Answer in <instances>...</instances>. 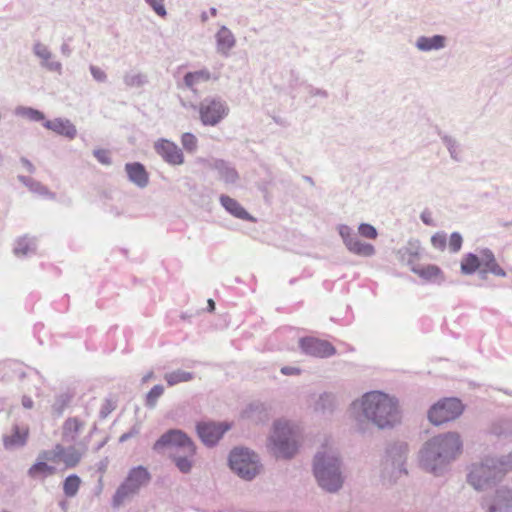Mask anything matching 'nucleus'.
Returning a JSON list of instances; mask_svg holds the SVG:
<instances>
[{
  "label": "nucleus",
  "mask_w": 512,
  "mask_h": 512,
  "mask_svg": "<svg viewBox=\"0 0 512 512\" xmlns=\"http://www.w3.org/2000/svg\"><path fill=\"white\" fill-rule=\"evenodd\" d=\"M84 428V422L77 417H70L63 424L62 436L66 442H74L78 434Z\"/></svg>",
  "instance_id": "obj_25"
},
{
  "label": "nucleus",
  "mask_w": 512,
  "mask_h": 512,
  "mask_svg": "<svg viewBox=\"0 0 512 512\" xmlns=\"http://www.w3.org/2000/svg\"><path fill=\"white\" fill-rule=\"evenodd\" d=\"M145 2L158 16L165 17L167 15L164 0H145Z\"/></svg>",
  "instance_id": "obj_46"
},
{
  "label": "nucleus",
  "mask_w": 512,
  "mask_h": 512,
  "mask_svg": "<svg viewBox=\"0 0 512 512\" xmlns=\"http://www.w3.org/2000/svg\"><path fill=\"white\" fill-rule=\"evenodd\" d=\"M481 267L479 255L469 252L462 257L460 271L463 275H472Z\"/></svg>",
  "instance_id": "obj_28"
},
{
  "label": "nucleus",
  "mask_w": 512,
  "mask_h": 512,
  "mask_svg": "<svg viewBox=\"0 0 512 512\" xmlns=\"http://www.w3.org/2000/svg\"><path fill=\"white\" fill-rule=\"evenodd\" d=\"M273 450L276 456L291 458L297 450L295 435L289 424L282 420H277L273 425V434L270 437Z\"/></svg>",
  "instance_id": "obj_8"
},
{
  "label": "nucleus",
  "mask_w": 512,
  "mask_h": 512,
  "mask_svg": "<svg viewBox=\"0 0 512 512\" xmlns=\"http://www.w3.org/2000/svg\"><path fill=\"white\" fill-rule=\"evenodd\" d=\"M163 393H164L163 385L158 384V385L153 386L146 395L145 406L150 409H154L157 405L158 399L163 395Z\"/></svg>",
  "instance_id": "obj_41"
},
{
  "label": "nucleus",
  "mask_w": 512,
  "mask_h": 512,
  "mask_svg": "<svg viewBox=\"0 0 512 512\" xmlns=\"http://www.w3.org/2000/svg\"><path fill=\"white\" fill-rule=\"evenodd\" d=\"M447 44V38L444 35L436 34L431 37L420 36L415 42V47L422 52H431L444 49Z\"/></svg>",
  "instance_id": "obj_24"
},
{
  "label": "nucleus",
  "mask_w": 512,
  "mask_h": 512,
  "mask_svg": "<svg viewBox=\"0 0 512 512\" xmlns=\"http://www.w3.org/2000/svg\"><path fill=\"white\" fill-rule=\"evenodd\" d=\"M215 40L217 53L224 57H228L230 55V51L236 45V38L234 34L225 25H222L219 28V30L215 34Z\"/></svg>",
  "instance_id": "obj_20"
},
{
  "label": "nucleus",
  "mask_w": 512,
  "mask_h": 512,
  "mask_svg": "<svg viewBox=\"0 0 512 512\" xmlns=\"http://www.w3.org/2000/svg\"><path fill=\"white\" fill-rule=\"evenodd\" d=\"M19 180L25 184L26 186H28L29 188H32V182H34L35 180H33L32 178L30 177H27V176H19L18 177Z\"/></svg>",
  "instance_id": "obj_63"
},
{
  "label": "nucleus",
  "mask_w": 512,
  "mask_h": 512,
  "mask_svg": "<svg viewBox=\"0 0 512 512\" xmlns=\"http://www.w3.org/2000/svg\"><path fill=\"white\" fill-rule=\"evenodd\" d=\"M421 254V247L418 241H410L408 246L404 249L403 252V260L407 262V264L412 267L415 266L414 262L419 259Z\"/></svg>",
  "instance_id": "obj_35"
},
{
  "label": "nucleus",
  "mask_w": 512,
  "mask_h": 512,
  "mask_svg": "<svg viewBox=\"0 0 512 512\" xmlns=\"http://www.w3.org/2000/svg\"><path fill=\"white\" fill-rule=\"evenodd\" d=\"M82 453L77 450L74 446H69L66 448L64 457L62 461L68 468L76 467L81 461Z\"/></svg>",
  "instance_id": "obj_40"
},
{
  "label": "nucleus",
  "mask_w": 512,
  "mask_h": 512,
  "mask_svg": "<svg viewBox=\"0 0 512 512\" xmlns=\"http://www.w3.org/2000/svg\"><path fill=\"white\" fill-rule=\"evenodd\" d=\"M169 386H174L182 382H189L194 379V374L181 369L166 373L164 376Z\"/></svg>",
  "instance_id": "obj_33"
},
{
  "label": "nucleus",
  "mask_w": 512,
  "mask_h": 512,
  "mask_svg": "<svg viewBox=\"0 0 512 512\" xmlns=\"http://www.w3.org/2000/svg\"><path fill=\"white\" fill-rule=\"evenodd\" d=\"M28 435V426L21 427L18 424H14L11 428V434L3 436V446L7 450L23 447L26 445Z\"/></svg>",
  "instance_id": "obj_19"
},
{
  "label": "nucleus",
  "mask_w": 512,
  "mask_h": 512,
  "mask_svg": "<svg viewBox=\"0 0 512 512\" xmlns=\"http://www.w3.org/2000/svg\"><path fill=\"white\" fill-rule=\"evenodd\" d=\"M495 464V467L498 468L499 474L501 478L505 473L512 470V451L507 455H502L499 457H490Z\"/></svg>",
  "instance_id": "obj_38"
},
{
  "label": "nucleus",
  "mask_w": 512,
  "mask_h": 512,
  "mask_svg": "<svg viewBox=\"0 0 512 512\" xmlns=\"http://www.w3.org/2000/svg\"><path fill=\"white\" fill-rule=\"evenodd\" d=\"M157 454L169 451V458L183 473L191 472L196 455V446L192 439L180 429H170L162 434L152 447Z\"/></svg>",
  "instance_id": "obj_2"
},
{
  "label": "nucleus",
  "mask_w": 512,
  "mask_h": 512,
  "mask_svg": "<svg viewBox=\"0 0 512 512\" xmlns=\"http://www.w3.org/2000/svg\"><path fill=\"white\" fill-rule=\"evenodd\" d=\"M93 155L103 165L109 166V165L112 164V160H111L110 153H109L108 150H105V149H95L93 151Z\"/></svg>",
  "instance_id": "obj_49"
},
{
  "label": "nucleus",
  "mask_w": 512,
  "mask_h": 512,
  "mask_svg": "<svg viewBox=\"0 0 512 512\" xmlns=\"http://www.w3.org/2000/svg\"><path fill=\"white\" fill-rule=\"evenodd\" d=\"M409 453V446L406 442L397 441L388 445L386 449V462L392 466V474L398 476L407 474L405 463Z\"/></svg>",
  "instance_id": "obj_11"
},
{
  "label": "nucleus",
  "mask_w": 512,
  "mask_h": 512,
  "mask_svg": "<svg viewBox=\"0 0 512 512\" xmlns=\"http://www.w3.org/2000/svg\"><path fill=\"white\" fill-rule=\"evenodd\" d=\"M151 478V473L146 467L139 465L131 468L112 497V507L117 509L124 505L125 502L130 501L139 493L142 487L150 483Z\"/></svg>",
  "instance_id": "obj_6"
},
{
  "label": "nucleus",
  "mask_w": 512,
  "mask_h": 512,
  "mask_svg": "<svg viewBox=\"0 0 512 512\" xmlns=\"http://www.w3.org/2000/svg\"><path fill=\"white\" fill-rule=\"evenodd\" d=\"M358 231L361 236L368 239H375L378 234L376 228L368 223L360 224Z\"/></svg>",
  "instance_id": "obj_47"
},
{
  "label": "nucleus",
  "mask_w": 512,
  "mask_h": 512,
  "mask_svg": "<svg viewBox=\"0 0 512 512\" xmlns=\"http://www.w3.org/2000/svg\"><path fill=\"white\" fill-rule=\"evenodd\" d=\"M363 416L379 429L392 428L400 422L401 413L397 398L381 391H370L361 398Z\"/></svg>",
  "instance_id": "obj_3"
},
{
  "label": "nucleus",
  "mask_w": 512,
  "mask_h": 512,
  "mask_svg": "<svg viewBox=\"0 0 512 512\" xmlns=\"http://www.w3.org/2000/svg\"><path fill=\"white\" fill-rule=\"evenodd\" d=\"M56 473L54 466L48 465L45 461H37L27 471L30 478L44 480Z\"/></svg>",
  "instance_id": "obj_26"
},
{
  "label": "nucleus",
  "mask_w": 512,
  "mask_h": 512,
  "mask_svg": "<svg viewBox=\"0 0 512 512\" xmlns=\"http://www.w3.org/2000/svg\"><path fill=\"white\" fill-rule=\"evenodd\" d=\"M197 434L201 441L208 447H213L230 429L227 423L200 422L196 426Z\"/></svg>",
  "instance_id": "obj_14"
},
{
  "label": "nucleus",
  "mask_w": 512,
  "mask_h": 512,
  "mask_svg": "<svg viewBox=\"0 0 512 512\" xmlns=\"http://www.w3.org/2000/svg\"><path fill=\"white\" fill-rule=\"evenodd\" d=\"M310 95L312 96H321V97H327L328 94L325 90L319 89V88H311L309 91Z\"/></svg>",
  "instance_id": "obj_61"
},
{
  "label": "nucleus",
  "mask_w": 512,
  "mask_h": 512,
  "mask_svg": "<svg viewBox=\"0 0 512 512\" xmlns=\"http://www.w3.org/2000/svg\"><path fill=\"white\" fill-rule=\"evenodd\" d=\"M211 78V74L207 69L188 72L185 74L183 80L187 88L193 90L194 86L200 82L208 81Z\"/></svg>",
  "instance_id": "obj_32"
},
{
  "label": "nucleus",
  "mask_w": 512,
  "mask_h": 512,
  "mask_svg": "<svg viewBox=\"0 0 512 512\" xmlns=\"http://www.w3.org/2000/svg\"><path fill=\"white\" fill-rule=\"evenodd\" d=\"M431 243L434 248L444 250L447 245V237L444 232H437L431 237Z\"/></svg>",
  "instance_id": "obj_48"
},
{
  "label": "nucleus",
  "mask_w": 512,
  "mask_h": 512,
  "mask_svg": "<svg viewBox=\"0 0 512 512\" xmlns=\"http://www.w3.org/2000/svg\"><path fill=\"white\" fill-rule=\"evenodd\" d=\"M210 167L218 172L219 179L227 185H234L239 180V174L235 167L223 159H214Z\"/></svg>",
  "instance_id": "obj_18"
},
{
  "label": "nucleus",
  "mask_w": 512,
  "mask_h": 512,
  "mask_svg": "<svg viewBox=\"0 0 512 512\" xmlns=\"http://www.w3.org/2000/svg\"><path fill=\"white\" fill-rule=\"evenodd\" d=\"M89 70L95 81L100 83L107 81V74L98 66L90 65Z\"/></svg>",
  "instance_id": "obj_50"
},
{
  "label": "nucleus",
  "mask_w": 512,
  "mask_h": 512,
  "mask_svg": "<svg viewBox=\"0 0 512 512\" xmlns=\"http://www.w3.org/2000/svg\"><path fill=\"white\" fill-rule=\"evenodd\" d=\"M441 139L444 145L446 146L447 150L449 151L450 157L454 161L460 162V145L457 142V140L449 135H443Z\"/></svg>",
  "instance_id": "obj_39"
},
{
  "label": "nucleus",
  "mask_w": 512,
  "mask_h": 512,
  "mask_svg": "<svg viewBox=\"0 0 512 512\" xmlns=\"http://www.w3.org/2000/svg\"><path fill=\"white\" fill-rule=\"evenodd\" d=\"M463 443L456 432H447L426 441L419 452L421 467L436 476L442 475L449 464L462 452Z\"/></svg>",
  "instance_id": "obj_1"
},
{
  "label": "nucleus",
  "mask_w": 512,
  "mask_h": 512,
  "mask_svg": "<svg viewBox=\"0 0 512 512\" xmlns=\"http://www.w3.org/2000/svg\"><path fill=\"white\" fill-rule=\"evenodd\" d=\"M299 346L303 353L317 358H329L336 354V348L329 341L315 337L301 338Z\"/></svg>",
  "instance_id": "obj_13"
},
{
  "label": "nucleus",
  "mask_w": 512,
  "mask_h": 512,
  "mask_svg": "<svg viewBox=\"0 0 512 512\" xmlns=\"http://www.w3.org/2000/svg\"><path fill=\"white\" fill-rule=\"evenodd\" d=\"M46 129L55 132L58 135L65 136L69 139H74L77 135L75 125L69 119L55 118L53 120H46L43 123Z\"/></svg>",
  "instance_id": "obj_21"
},
{
  "label": "nucleus",
  "mask_w": 512,
  "mask_h": 512,
  "mask_svg": "<svg viewBox=\"0 0 512 512\" xmlns=\"http://www.w3.org/2000/svg\"><path fill=\"white\" fill-rule=\"evenodd\" d=\"M339 235L341 236L347 249L359 256L370 257L374 255L375 248L369 243L362 242L358 235L347 225H339Z\"/></svg>",
  "instance_id": "obj_12"
},
{
  "label": "nucleus",
  "mask_w": 512,
  "mask_h": 512,
  "mask_svg": "<svg viewBox=\"0 0 512 512\" xmlns=\"http://www.w3.org/2000/svg\"><path fill=\"white\" fill-rule=\"evenodd\" d=\"M229 468L239 478L252 481L262 471L260 457L253 450L246 447H235L228 455Z\"/></svg>",
  "instance_id": "obj_5"
},
{
  "label": "nucleus",
  "mask_w": 512,
  "mask_h": 512,
  "mask_svg": "<svg viewBox=\"0 0 512 512\" xmlns=\"http://www.w3.org/2000/svg\"><path fill=\"white\" fill-rule=\"evenodd\" d=\"M140 432V428L138 425H134L128 432L122 434L119 438V442L120 443H124L126 442L127 440L135 437L136 435H138Z\"/></svg>",
  "instance_id": "obj_51"
},
{
  "label": "nucleus",
  "mask_w": 512,
  "mask_h": 512,
  "mask_svg": "<svg viewBox=\"0 0 512 512\" xmlns=\"http://www.w3.org/2000/svg\"><path fill=\"white\" fill-rule=\"evenodd\" d=\"M336 407V396L331 392H323L314 403V410L320 413H332Z\"/></svg>",
  "instance_id": "obj_27"
},
{
  "label": "nucleus",
  "mask_w": 512,
  "mask_h": 512,
  "mask_svg": "<svg viewBox=\"0 0 512 512\" xmlns=\"http://www.w3.org/2000/svg\"><path fill=\"white\" fill-rule=\"evenodd\" d=\"M463 238L459 232H453L449 239V250L452 253H457L461 250Z\"/></svg>",
  "instance_id": "obj_45"
},
{
  "label": "nucleus",
  "mask_w": 512,
  "mask_h": 512,
  "mask_svg": "<svg viewBox=\"0 0 512 512\" xmlns=\"http://www.w3.org/2000/svg\"><path fill=\"white\" fill-rule=\"evenodd\" d=\"M244 413L247 418L255 422H261L268 418L267 407L261 402L251 403Z\"/></svg>",
  "instance_id": "obj_30"
},
{
  "label": "nucleus",
  "mask_w": 512,
  "mask_h": 512,
  "mask_svg": "<svg viewBox=\"0 0 512 512\" xmlns=\"http://www.w3.org/2000/svg\"><path fill=\"white\" fill-rule=\"evenodd\" d=\"M220 204L222 207L232 216L246 221L255 222V218L250 215L245 208L234 198L228 195L222 194L219 197Z\"/></svg>",
  "instance_id": "obj_23"
},
{
  "label": "nucleus",
  "mask_w": 512,
  "mask_h": 512,
  "mask_svg": "<svg viewBox=\"0 0 512 512\" xmlns=\"http://www.w3.org/2000/svg\"><path fill=\"white\" fill-rule=\"evenodd\" d=\"M125 171L130 182L139 188H145L149 183V175L145 166L140 162L125 164Z\"/></svg>",
  "instance_id": "obj_22"
},
{
  "label": "nucleus",
  "mask_w": 512,
  "mask_h": 512,
  "mask_svg": "<svg viewBox=\"0 0 512 512\" xmlns=\"http://www.w3.org/2000/svg\"><path fill=\"white\" fill-rule=\"evenodd\" d=\"M281 373L284 375H297L300 373V369L296 367L285 366L281 368Z\"/></svg>",
  "instance_id": "obj_56"
},
{
  "label": "nucleus",
  "mask_w": 512,
  "mask_h": 512,
  "mask_svg": "<svg viewBox=\"0 0 512 512\" xmlns=\"http://www.w3.org/2000/svg\"><path fill=\"white\" fill-rule=\"evenodd\" d=\"M112 410H113V408L111 407L110 402H109V401H107V402L102 406V408H101V410H100L99 415H100V417H101L102 419H104V418H106V417L111 413V411H112Z\"/></svg>",
  "instance_id": "obj_55"
},
{
  "label": "nucleus",
  "mask_w": 512,
  "mask_h": 512,
  "mask_svg": "<svg viewBox=\"0 0 512 512\" xmlns=\"http://www.w3.org/2000/svg\"><path fill=\"white\" fill-rule=\"evenodd\" d=\"M21 163L23 164V166L27 169V171L29 173H34L35 167L27 158L22 157L21 158Z\"/></svg>",
  "instance_id": "obj_59"
},
{
  "label": "nucleus",
  "mask_w": 512,
  "mask_h": 512,
  "mask_svg": "<svg viewBox=\"0 0 512 512\" xmlns=\"http://www.w3.org/2000/svg\"><path fill=\"white\" fill-rule=\"evenodd\" d=\"M60 50H61L62 55H64L65 57H70L72 54V49L70 48L69 44H67V43H63L61 45Z\"/></svg>",
  "instance_id": "obj_62"
},
{
  "label": "nucleus",
  "mask_w": 512,
  "mask_h": 512,
  "mask_svg": "<svg viewBox=\"0 0 512 512\" xmlns=\"http://www.w3.org/2000/svg\"><path fill=\"white\" fill-rule=\"evenodd\" d=\"M66 448L67 447L62 446L61 444H57L54 447V449L51 450L52 456L54 457V461L57 460V459H59V460L63 459L65 451H66Z\"/></svg>",
  "instance_id": "obj_53"
},
{
  "label": "nucleus",
  "mask_w": 512,
  "mask_h": 512,
  "mask_svg": "<svg viewBox=\"0 0 512 512\" xmlns=\"http://www.w3.org/2000/svg\"><path fill=\"white\" fill-rule=\"evenodd\" d=\"M420 219L425 225L435 226L434 220L432 218V213L428 209L422 211V213L420 214Z\"/></svg>",
  "instance_id": "obj_52"
},
{
  "label": "nucleus",
  "mask_w": 512,
  "mask_h": 512,
  "mask_svg": "<svg viewBox=\"0 0 512 512\" xmlns=\"http://www.w3.org/2000/svg\"><path fill=\"white\" fill-rule=\"evenodd\" d=\"M490 273H492L496 276H499V277L506 276L505 270L502 267H500V265L498 263L496 265H494V267H491Z\"/></svg>",
  "instance_id": "obj_57"
},
{
  "label": "nucleus",
  "mask_w": 512,
  "mask_h": 512,
  "mask_svg": "<svg viewBox=\"0 0 512 512\" xmlns=\"http://www.w3.org/2000/svg\"><path fill=\"white\" fill-rule=\"evenodd\" d=\"M13 251L18 257L34 254L36 251V239L27 236L19 238L16 241Z\"/></svg>",
  "instance_id": "obj_29"
},
{
  "label": "nucleus",
  "mask_w": 512,
  "mask_h": 512,
  "mask_svg": "<svg viewBox=\"0 0 512 512\" xmlns=\"http://www.w3.org/2000/svg\"><path fill=\"white\" fill-rule=\"evenodd\" d=\"M181 143L183 148L189 153H194L197 150L198 140L192 133H184L181 137Z\"/></svg>",
  "instance_id": "obj_43"
},
{
  "label": "nucleus",
  "mask_w": 512,
  "mask_h": 512,
  "mask_svg": "<svg viewBox=\"0 0 512 512\" xmlns=\"http://www.w3.org/2000/svg\"><path fill=\"white\" fill-rule=\"evenodd\" d=\"M498 468L490 457L471 465L467 482L477 491H483L501 480Z\"/></svg>",
  "instance_id": "obj_7"
},
{
  "label": "nucleus",
  "mask_w": 512,
  "mask_h": 512,
  "mask_svg": "<svg viewBox=\"0 0 512 512\" xmlns=\"http://www.w3.org/2000/svg\"><path fill=\"white\" fill-rule=\"evenodd\" d=\"M45 460L54 461V457L52 456L51 451H42L41 453H39L38 461H45Z\"/></svg>",
  "instance_id": "obj_58"
},
{
  "label": "nucleus",
  "mask_w": 512,
  "mask_h": 512,
  "mask_svg": "<svg viewBox=\"0 0 512 512\" xmlns=\"http://www.w3.org/2000/svg\"><path fill=\"white\" fill-rule=\"evenodd\" d=\"M313 474L320 488L329 493L338 492L344 483L339 453L331 449L318 451L313 459Z\"/></svg>",
  "instance_id": "obj_4"
},
{
  "label": "nucleus",
  "mask_w": 512,
  "mask_h": 512,
  "mask_svg": "<svg viewBox=\"0 0 512 512\" xmlns=\"http://www.w3.org/2000/svg\"><path fill=\"white\" fill-rule=\"evenodd\" d=\"M73 395L69 392H63L55 396V400L51 406L52 415L55 417L62 416L65 409L70 405Z\"/></svg>",
  "instance_id": "obj_31"
},
{
  "label": "nucleus",
  "mask_w": 512,
  "mask_h": 512,
  "mask_svg": "<svg viewBox=\"0 0 512 512\" xmlns=\"http://www.w3.org/2000/svg\"><path fill=\"white\" fill-rule=\"evenodd\" d=\"M490 273V270L486 267H480L479 269V276L481 279H486L487 278V274Z\"/></svg>",
  "instance_id": "obj_64"
},
{
  "label": "nucleus",
  "mask_w": 512,
  "mask_h": 512,
  "mask_svg": "<svg viewBox=\"0 0 512 512\" xmlns=\"http://www.w3.org/2000/svg\"><path fill=\"white\" fill-rule=\"evenodd\" d=\"M124 83L130 87H140L146 83V77L140 73H129L124 76Z\"/></svg>",
  "instance_id": "obj_44"
},
{
  "label": "nucleus",
  "mask_w": 512,
  "mask_h": 512,
  "mask_svg": "<svg viewBox=\"0 0 512 512\" xmlns=\"http://www.w3.org/2000/svg\"><path fill=\"white\" fill-rule=\"evenodd\" d=\"M22 405L25 409H32L34 402L29 396H23L22 397Z\"/></svg>",
  "instance_id": "obj_60"
},
{
  "label": "nucleus",
  "mask_w": 512,
  "mask_h": 512,
  "mask_svg": "<svg viewBox=\"0 0 512 512\" xmlns=\"http://www.w3.org/2000/svg\"><path fill=\"white\" fill-rule=\"evenodd\" d=\"M411 270L426 280H431L441 274V269L436 265H427L423 267L415 265L411 267Z\"/></svg>",
  "instance_id": "obj_37"
},
{
  "label": "nucleus",
  "mask_w": 512,
  "mask_h": 512,
  "mask_svg": "<svg viewBox=\"0 0 512 512\" xmlns=\"http://www.w3.org/2000/svg\"><path fill=\"white\" fill-rule=\"evenodd\" d=\"M155 152L171 166H178L184 163V154L174 142L160 138L154 143Z\"/></svg>",
  "instance_id": "obj_15"
},
{
  "label": "nucleus",
  "mask_w": 512,
  "mask_h": 512,
  "mask_svg": "<svg viewBox=\"0 0 512 512\" xmlns=\"http://www.w3.org/2000/svg\"><path fill=\"white\" fill-rule=\"evenodd\" d=\"M14 114L18 117L27 118L33 122H40L45 119V115L43 112L26 106H17L14 110Z\"/></svg>",
  "instance_id": "obj_34"
},
{
  "label": "nucleus",
  "mask_w": 512,
  "mask_h": 512,
  "mask_svg": "<svg viewBox=\"0 0 512 512\" xmlns=\"http://www.w3.org/2000/svg\"><path fill=\"white\" fill-rule=\"evenodd\" d=\"M479 258L481 259V267H486L489 270L497 264L494 253L488 248L479 251Z\"/></svg>",
  "instance_id": "obj_42"
},
{
  "label": "nucleus",
  "mask_w": 512,
  "mask_h": 512,
  "mask_svg": "<svg viewBox=\"0 0 512 512\" xmlns=\"http://www.w3.org/2000/svg\"><path fill=\"white\" fill-rule=\"evenodd\" d=\"M464 410L458 398H444L435 403L428 411V419L433 425H441L458 418Z\"/></svg>",
  "instance_id": "obj_9"
},
{
  "label": "nucleus",
  "mask_w": 512,
  "mask_h": 512,
  "mask_svg": "<svg viewBox=\"0 0 512 512\" xmlns=\"http://www.w3.org/2000/svg\"><path fill=\"white\" fill-rule=\"evenodd\" d=\"M30 189L32 191L37 192V193L42 194V195L49 194L48 189L44 185H42L40 182H38V181L32 182V188H30Z\"/></svg>",
  "instance_id": "obj_54"
},
{
  "label": "nucleus",
  "mask_w": 512,
  "mask_h": 512,
  "mask_svg": "<svg viewBox=\"0 0 512 512\" xmlns=\"http://www.w3.org/2000/svg\"><path fill=\"white\" fill-rule=\"evenodd\" d=\"M486 512H512V489L505 486L498 488Z\"/></svg>",
  "instance_id": "obj_17"
},
{
  "label": "nucleus",
  "mask_w": 512,
  "mask_h": 512,
  "mask_svg": "<svg viewBox=\"0 0 512 512\" xmlns=\"http://www.w3.org/2000/svg\"><path fill=\"white\" fill-rule=\"evenodd\" d=\"M229 108L219 97H206L200 103L199 113L204 125L215 126L228 115Z\"/></svg>",
  "instance_id": "obj_10"
},
{
  "label": "nucleus",
  "mask_w": 512,
  "mask_h": 512,
  "mask_svg": "<svg viewBox=\"0 0 512 512\" xmlns=\"http://www.w3.org/2000/svg\"><path fill=\"white\" fill-rule=\"evenodd\" d=\"M81 479L76 474H71L63 482V492L67 497H74L78 493Z\"/></svg>",
  "instance_id": "obj_36"
},
{
  "label": "nucleus",
  "mask_w": 512,
  "mask_h": 512,
  "mask_svg": "<svg viewBox=\"0 0 512 512\" xmlns=\"http://www.w3.org/2000/svg\"><path fill=\"white\" fill-rule=\"evenodd\" d=\"M33 54L40 60V66L50 72L62 73L61 62L55 60V56L47 45L40 41H35L32 46Z\"/></svg>",
  "instance_id": "obj_16"
}]
</instances>
